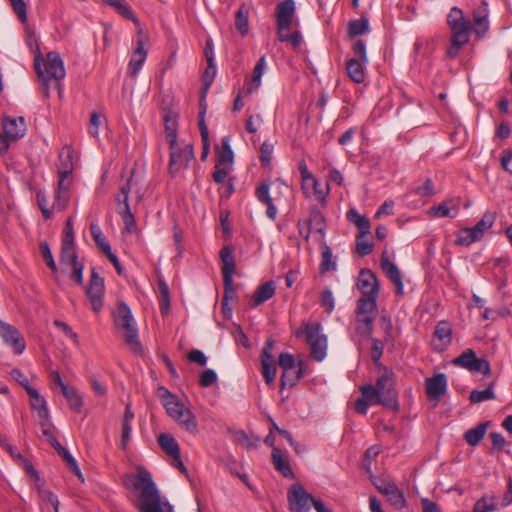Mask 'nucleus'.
Wrapping results in <instances>:
<instances>
[{
    "instance_id": "21",
    "label": "nucleus",
    "mask_w": 512,
    "mask_h": 512,
    "mask_svg": "<svg viewBox=\"0 0 512 512\" xmlns=\"http://www.w3.org/2000/svg\"><path fill=\"white\" fill-rule=\"evenodd\" d=\"M27 394L30 406L37 412L40 421H50V412L45 398L35 388L29 389Z\"/></svg>"
},
{
    "instance_id": "34",
    "label": "nucleus",
    "mask_w": 512,
    "mask_h": 512,
    "mask_svg": "<svg viewBox=\"0 0 512 512\" xmlns=\"http://www.w3.org/2000/svg\"><path fill=\"white\" fill-rule=\"evenodd\" d=\"M308 226L321 235L325 234L326 223L323 213L317 208L312 207L309 214Z\"/></svg>"
},
{
    "instance_id": "13",
    "label": "nucleus",
    "mask_w": 512,
    "mask_h": 512,
    "mask_svg": "<svg viewBox=\"0 0 512 512\" xmlns=\"http://www.w3.org/2000/svg\"><path fill=\"white\" fill-rule=\"evenodd\" d=\"M0 336L3 341L12 347L16 354H21L25 349L24 338L19 331L12 325L0 319Z\"/></svg>"
},
{
    "instance_id": "20",
    "label": "nucleus",
    "mask_w": 512,
    "mask_h": 512,
    "mask_svg": "<svg viewBox=\"0 0 512 512\" xmlns=\"http://www.w3.org/2000/svg\"><path fill=\"white\" fill-rule=\"evenodd\" d=\"M380 266L383 272L387 275V277L395 284L396 293L399 295L403 294V282L402 276L398 269V267L391 262L386 253L384 252L380 259Z\"/></svg>"
},
{
    "instance_id": "37",
    "label": "nucleus",
    "mask_w": 512,
    "mask_h": 512,
    "mask_svg": "<svg viewBox=\"0 0 512 512\" xmlns=\"http://www.w3.org/2000/svg\"><path fill=\"white\" fill-rule=\"evenodd\" d=\"M249 9L242 4L235 14V27L242 34L246 35L249 31Z\"/></svg>"
},
{
    "instance_id": "12",
    "label": "nucleus",
    "mask_w": 512,
    "mask_h": 512,
    "mask_svg": "<svg viewBox=\"0 0 512 512\" xmlns=\"http://www.w3.org/2000/svg\"><path fill=\"white\" fill-rule=\"evenodd\" d=\"M104 279L99 276L96 269H92L89 286L86 294L94 312L98 313L103 306Z\"/></svg>"
},
{
    "instance_id": "1",
    "label": "nucleus",
    "mask_w": 512,
    "mask_h": 512,
    "mask_svg": "<svg viewBox=\"0 0 512 512\" xmlns=\"http://www.w3.org/2000/svg\"><path fill=\"white\" fill-rule=\"evenodd\" d=\"M447 24L451 30L450 46L446 50V56L453 60L459 53L462 46L469 42L471 31H474L478 38H482L489 29L487 14L475 12L473 24L466 19L458 7H453L448 16Z\"/></svg>"
},
{
    "instance_id": "46",
    "label": "nucleus",
    "mask_w": 512,
    "mask_h": 512,
    "mask_svg": "<svg viewBox=\"0 0 512 512\" xmlns=\"http://www.w3.org/2000/svg\"><path fill=\"white\" fill-rule=\"evenodd\" d=\"M301 379V371H296L295 369H291L287 372H283L280 378V388L284 389L285 387L292 388L294 387L298 381Z\"/></svg>"
},
{
    "instance_id": "47",
    "label": "nucleus",
    "mask_w": 512,
    "mask_h": 512,
    "mask_svg": "<svg viewBox=\"0 0 512 512\" xmlns=\"http://www.w3.org/2000/svg\"><path fill=\"white\" fill-rule=\"evenodd\" d=\"M235 441L247 449H256L258 447L259 438L248 435L245 431L239 430L235 432Z\"/></svg>"
},
{
    "instance_id": "57",
    "label": "nucleus",
    "mask_w": 512,
    "mask_h": 512,
    "mask_svg": "<svg viewBox=\"0 0 512 512\" xmlns=\"http://www.w3.org/2000/svg\"><path fill=\"white\" fill-rule=\"evenodd\" d=\"M40 252L42 255L43 260L45 261L46 265L53 271H57V266L54 261V258L52 256L50 247L47 242H41L39 245Z\"/></svg>"
},
{
    "instance_id": "50",
    "label": "nucleus",
    "mask_w": 512,
    "mask_h": 512,
    "mask_svg": "<svg viewBox=\"0 0 512 512\" xmlns=\"http://www.w3.org/2000/svg\"><path fill=\"white\" fill-rule=\"evenodd\" d=\"M216 76V66H206V69L204 70L202 74V96L203 98H206L208 90L211 86V84L214 81V78Z\"/></svg>"
},
{
    "instance_id": "61",
    "label": "nucleus",
    "mask_w": 512,
    "mask_h": 512,
    "mask_svg": "<svg viewBox=\"0 0 512 512\" xmlns=\"http://www.w3.org/2000/svg\"><path fill=\"white\" fill-rule=\"evenodd\" d=\"M384 351V343L383 341L372 338V347H371V358L375 365H378Z\"/></svg>"
},
{
    "instance_id": "8",
    "label": "nucleus",
    "mask_w": 512,
    "mask_h": 512,
    "mask_svg": "<svg viewBox=\"0 0 512 512\" xmlns=\"http://www.w3.org/2000/svg\"><path fill=\"white\" fill-rule=\"evenodd\" d=\"M287 501L290 512H309L314 497L301 484L295 483L287 491Z\"/></svg>"
},
{
    "instance_id": "28",
    "label": "nucleus",
    "mask_w": 512,
    "mask_h": 512,
    "mask_svg": "<svg viewBox=\"0 0 512 512\" xmlns=\"http://www.w3.org/2000/svg\"><path fill=\"white\" fill-rule=\"evenodd\" d=\"M275 294V284L273 281L260 285L253 294L252 307L255 308L268 301Z\"/></svg>"
},
{
    "instance_id": "31",
    "label": "nucleus",
    "mask_w": 512,
    "mask_h": 512,
    "mask_svg": "<svg viewBox=\"0 0 512 512\" xmlns=\"http://www.w3.org/2000/svg\"><path fill=\"white\" fill-rule=\"evenodd\" d=\"M62 395L67 399L69 407L76 412H81L84 402L78 390L73 386L63 387Z\"/></svg>"
},
{
    "instance_id": "22",
    "label": "nucleus",
    "mask_w": 512,
    "mask_h": 512,
    "mask_svg": "<svg viewBox=\"0 0 512 512\" xmlns=\"http://www.w3.org/2000/svg\"><path fill=\"white\" fill-rule=\"evenodd\" d=\"M257 199L267 206L266 215L271 220H275L277 215V208L273 204L270 196V185L268 182L261 183L255 191Z\"/></svg>"
},
{
    "instance_id": "11",
    "label": "nucleus",
    "mask_w": 512,
    "mask_h": 512,
    "mask_svg": "<svg viewBox=\"0 0 512 512\" xmlns=\"http://www.w3.org/2000/svg\"><path fill=\"white\" fill-rule=\"evenodd\" d=\"M274 340L272 338H268L264 344V347L261 351V365H262V375L265 379V382L270 385L274 382L276 378V364L273 359L272 351L274 348Z\"/></svg>"
},
{
    "instance_id": "10",
    "label": "nucleus",
    "mask_w": 512,
    "mask_h": 512,
    "mask_svg": "<svg viewBox=\"0 0 512 512\" xmlns=\"http://www.w3.org/2000/svg\"><path fill=\"white\" fill-rule=\"evenodd\" d=\"M170 150L169 173L174 177L179 171L188 167L189 162L194 158V150L191 144L179 148L177 143L176 147Z\"/></svg>"
},
{
    "instance_id": "63",
    "label": "nucleus",
    "mask_w": 512,
    "mask_h": 512,
    "mask_svg": "<svg viewBox=\"0 0 512 512\" xmlns=\"http://www.w3.org/2000/svg\"><path fill=\"white\" fill-rule=\"evenodd\" d=\"M68 267H70L72 269L71 274H70V279L78 285L83 284V271H84L83 263L77 261V262H75V264H71Z\"/></svg>"
},
{
    "instance_id": "54",
    "label": "nucleus",
    "mask_w": 512,
    "mask_h": 512,
    "mask_svg": "<svg viewBox=\"0 0 512 512\" xmlns=\"http://www.w3.org/2000/svg\"><path fill=\"white\" fill-rule=\"evenodd\" d=\"M367 235L360 233L356 238V250L360 256H367L373 251V244L366 239Z\"/></svg>"
},
{
    "instance_id": "60",
    "label": "nucleus",
    "mask_w": 512,
    "mask_h": 512,
    "mask_svg": "<svg viewBox=\"0 0 512 512\" xmlns=\"http://www.w3.org/2000/svg\"><path fill=\"white\" fill-rule=\"evenodd\" d=\"M14 13L17 15L18 19L21 23H26L27 21V12H26V4L24 0H9Z\"/></svg>"
},
{
    "instance_id": "23",
    "label": "nucleus",
    "mask_w": 512,
    "mask_h": 512,
    "mask_svg": "<svg viewBox=\"0 0 512 512\" xmlns=\"http://www.w3.org/2000/svg\"><path fill=\"white\" fill-rule=\"evenodd\" d=\"M165 137L170 148L176 147L177 142V114L172 111L165 112L163 116Z\"/></svg>"
},
{
    "instance_id": "5",
    "label": "nucleus",
    "mask_w": 512,
    "mask_h": 512,
    "mask_svg": "<svg viewBox=\"0 0 512 512\" xmlns=\"http://www.w3.org/2000/svg\"><path fill=\"white\" fill-rule=\"evenodd\" d=\"M375 388L378 392L380 405L396 410L398 408V394L395 389L393 373L385 369L384 373L377 379Z\"/></svg>"
},
{
    "instance_id": "29",
    "label": "nucleus",
    "mask_w": 512,
    "mask_h": 512,
    "mask_svg": "<svg viewBox=\"0 0 512 512\" xmlns=\"http://www.w3.org/2000/svg\"><path fill=\"white\" fill-rule=\"evenodd\" d=\"M377 298L378 296H362L357 301L356 314L357 316L374 315L377 313Z\"/></svg>"
},
{
    "instance_id": "41",
    "label": "nucleus",
    "mask_w": 512,
    "mask_h": 512,
    "mask_svg": "<svg viewBox=\"0 0 512 512\" xmlns=\"http://www.w3.org/2000/svg\"><path fill=\"white\" fill-rule=\"evenodd\" d=\"M347 32L349 37H356L369 32V20L366 17H361L350 21Z\"/></svg>"
},
{
    "instance_id": "7",
    "label": "nucleus",
    "mask_w": 512,
    "mask_h": 512,
    "mask_svg": "<svg viewBox=\"0 0 512 512\" xmlns=\"http://www.w3.org/2000/svg\"><path fill=\"white\" fill-rule=\"evenodd\" d=\"M304 333L306 334V342L310 346L311 356L316 361H322L326 356L327 338L321 333V324H305Z\"/></svg>"
},
{
    "instance_id": "16",
    "label": "nucleus",
    "mask_w": 512,
    "mask_h": 512,
    "mask_svg": "<svg viewBox=\"0 0 512 512\" xmlns=\"http://www.w3.org/2000/svg\"><path fill=\"white\" fill-rule=\"evenodd\" d=\"M357 286L362 296H378L379 282L370 269H362L359 273Z\"/></svg>"
},
{
    "instance_id": "2",
    "label": "nucleus",
    "mask_w": 512,
    "mask_h": 512,
    "mask_svg": "<svg viewBox=\"0 0 512 512\" xmlns=\"http://www.w3.org/2000/svg\"><path fill=\"white\" fill-rule=\"evenodd\" d=\"M134 488L139 490L135 503L139 512H174L173 506L162 500L149 472L144 471L138 474V481L134 483Z\"/></svg>"
},
{
    "instance_id": "36",
    "label": "nucleus",
    "mask_w": 512,
    "mask_h": 512,
    "mask_svg": "<svg viewBox=\"0 0 512 512\" xmlns=\"http://www.w3.org/2000/svg\"><path fill=\"white\" fill-rule=\"evenodd\" d=\"M319 269L321 273L336 270V262L333 261L332 250L326 242L321 244V263Z\"/></svg>"
},
{
    "instance_id": "35",
    "label": "nucleus",
    "mask_w": 512,
    "mask_h": 512,
    "mask_svg": "<svg viewBox=\"0 0 512 512\" xmlns=\"http://www.w3.org/2000/svg\"><path fill=\"white\" fill-rule=\"evenodd\" d=\"M105 5L114 8L122 17L137 22L135 14L125 0H101Z\"/></svg>"
},
{
    "instance_id": "3",
    "label": "nucleus",
    "mask_w": 512,
    "mask_h": 512,
    "mask_svg": "<svg viewBox=\"0 0 512 512\" xmlns=\"http://www.w3.org/2000/svg\"><path fill=\"white\" fill-rule=\"evenodd\" d=\"M158 396L161 399L167 414L175 420L185 431L196 434L198 423L196 416L180 400L165 387L158 388Z\"/></svg>"
},
{
    "instance_id": "19",
    "label": "nucleus",
    "mask_w": 512,
    "mask_h": 512,
    "mask_svg": "<svg viewBox=\"0 0 512 512\" xmlns=\"http://www.w3.org/2000/svg\"><path fill=\"white\" fill-rule=\"evenodd\" d=\"M60 159L62 161V167L58 170V189L56 192H69V183H66L65 181L73 170L70 150H63L60 153Z\"/></svg>"
},
{
    "instance_id": "49",
    "label": "nucleus",
    "mask_w": 512,
    "mask_h": 512,
    "mask_svg": "<svg viewBox=\"0 0 512 512\" xmlns=\"http://www.w3.org/2000/svg\"><path fill=\"white\" fill-rule=\"evenodd\" d=\"M494 215L492 213H485L480 221L476 223L475 226L471 227L473 231L478 236V239H481L485 230L493 225Z\"/></svg>"
},
{
    "instance_id": "62",
    "label": "nucleus",
    "mask_w": 512,
    "mask_h": 512,
    "mask_svg": "<svg viewBox=\"0 0 512 512\" xmlns=\"http://www.w3.org/2000/svg\"><path fill=\"white\" fill-rule=\"evenodd\" d=\"M69 192H56L55 201L52 205V209L56 211L64 210L69 204Z\"/></svg>"
},
{
    "instance_id": "59",
    "label": "nucleus",
    "mask_w": 512,
    "mask_h": 512,
    "mask_svg": "<svg viewBox=\"0 0 512 512\" xmlns=\"http://www.w3.org/2000/svg\"><path fill=\"white\" fill-rule=\"evenodd\" d=\"M278 365L282 368L283 372H287L291 369H295L296 361L292 354L282 352L278 357Z\"/></svg>"
},
{
    "instance_id": "52",
    "label": "nucleus",
    "mask_w": 512,
    "mask_h": 512,
    "mask_svg": "<svg viewBox=\"0 0 512 512\" xmlns=\"http://www.w3.org/2000/svg\"><path fill=\"white\" fill-rule=\"evenodd\" d=\"M387 500L396 509H401L405 506L406 500L402 491L395 485L393 489L386 495Z\"/></svg>"
},
{
    "instance_id": "43",
    "label": "nucleus",
    "mask_w": 512,
    "mask_h": 512,
    "mask_svg": "<svg viewBox=\"0 0 512 512\" xmlns=\"http://www.w3.org/2000/svg\"><path fill=\"white\" fill-rule=\"evenodd\" d=\"M62 458L63 460L66 462L68 468L70 469V471L77 476V478L79 480H81L82 482H84V477H83V474L76 462V460L74 459V457L69 453L68 450H66L64 447H62V449H60L58 452H57Z\"/></svg>"
},
{
    "instance_id": "53",
    "label": "nucleus",
    "mask_w": 512,
    "mask_h": 512,
    "mask_svg": "<svg viewBox=\"0 0 512 512\" xmlns=\"http://www.w3.org/2000/svg\"><path fill=\"white\" fill-rule=\"evenodd\" d=\"M42 435L51 444V446L58 452L62 449L60 442L54 437L52 430L50 429V421H40Z\"/></svg>"
},
{
    "instance_id": "40",
    "label": "nucleus",
    "mask_w": 512,
    "mask_h": 512,
    "mask_svg": "<svg viewBox=\"0 0 512 512\" xmlns=\"http://www.w3.org/2000/svg\"><path fill=\"white\" fill-rule=\"evenodd\" d=\"M78 261V256L75 251L74 242L62 241L60 262L63 265L69 266Z\"/></svg>"
},
{
    "instance_id": "38",
    "label": "nucleus",
    "mask_w": 512,
    "mask_h": 512,
    "mask_svg": "<svg viewBox=\"0 0 512 512\" xmlns=\"http://www.w3.org/2000/svg\"><path fill=\"white\" fill-rule=\"evenodd\" d=\"M355 330L356 332L365 337H371L373 332V323L375 320L374 315L357 316Z\"/></svg>"
},
{
    "instance_id": "64",
    "label": "nucleus",
    "mask_w": 512,
    "mask_h": 512,
    "mask_svg": "<svg viewBox=\"0 0 512 512\" xmlns=\"http://www.w3.org/2000/svg\"><path fill=\"white\" fill-rule=\"evenodd\" d=\"M217 381V374L212 369L204 370L199 379V384L202 387H210Z\"/></svg>"
},
{
    "instance_id": "25",
    "label": "nucleus",
    "mask_w": 512,
    "mask_h": 512,
    "mask_svg": "<svg viewBox=\"0 0 512 512\" xmlns=\"http://www.w3.org/2000/svg\"><path fill=\"white\" fill-rule=\"evenodd\" d=\"M490 426H491V422L490 421H485V422L479 423L474 428H471V429L467 430L464 433L463 438L467 442V444H469L470 446L475 447L484 438V436H485V434L487 432V429Z\"/></svg>"
},
{
    "instance_id": "55",
    "label": "nucleus",
    "mask_w": 512,
    "mask_h": 512,
    "mask_svg": "<svg viewBox=\"0 0 512 512\" xmlns=\"http://www.w3.org/2000/svg\"><path fill=\"white\" fill-rule=\"evenodd\" d=\"M349 78L355 83H364L366 72L364 66H345Z\"/></svg>"
},
{
    "instance_id": "44",
    "label": "nucleus",
    "mask_w": 512,
    "mask_h": 512,
    "mask_svg": "<svg viewBox=\"0 0 512 512\" xmlns=\"http://www.w3.org/2000/svg\"><path fill=\"white\" fill-rule=\"evenodd\" d=\"M91 235L97 244V246L101 249V251L105 254L111 250L110 244L106 241L105 236L103 235L100 227L96 224L90 225Z\"/></svg>"
},
{
    "instance_id": "42",
    "label": "nucleus",
    "mask_w": 512,
    "mask_h": 512,
    "mask_svg": "<svg viewBox=\"0 0 512 512\" xmlns=\"http://www.w3.org/2000/svg\"><path fill=\"white\" fill-rule=\"evenodd\" d=\"M353 52L355 57L348 59L345 64H360L368 61L366 56V45L363 40H356L353 45Z\"/></svg>"
},
{
    "instance_id": "26",
    "label": "nucleus",
    "mask_w": 512,
    "mask_h": 512,
    "mask_svg": "<svg viewBox=\"0 0 512 512\" xmlns=\"http://www.w3.org/2000/svg\"><path fill=\"white\" fill-rule=\"evenodd\" d=\"M271 459L272 463L275 467V469L280 472L285 478H293L294 473L292 471V468L286 460L281 452V450L277 447H273L272 453H271Z\"/></svg>"
},
{
    "instance_id": "9",
    "label": "nucleus",
    "mask_w": 512,
    "mask_h": 512,
    "mask_svg": "<svg viewBox=\"0 0 512 512\" xmlns=\"http://www.w3.org/2000/svg\"><path fill=\"white\" fill-rule=\"evenodd\" d=\"M453 364L471 372H479L484 376L491 374L490 363L485 359L477 358L476 353L472 349H467L456 357L453 360Z\"/></svg>"
},
{
    "instance_id": "27",
    "label": "nucleus",
    "mask_w": 512,
    "mask_h": 512,
    "mask_svg": "<svg viewBox=\"0 0 512 512\" xmlns=\"http://www.w3.org/2000/svg\"><path fill=\"white\" fill-rule=\"evenodd\" d=\"M117 212L121 216L125 228L128 232H133L136 227L134 215L131 212L129 198H124L117 203Z\"/></svg>"
},
{
    "instance_id": "45",
    "label": "nucleus",
    "mask_w": 512,
    "mask_h": 512,
    "mask_svg": "<svg viewBox=\"0 0 512 512\" xmlns=\"http://www.w3.org/2000/svg\"><path fill=\"white\" fill-rule=\"evenodd\" d=\"M495 398V393L493 391V383H491L484 390H473L469 395V400L471 403H481L486 400H491Z\"/></svg>"
},
{
    "instance_id": "17",
    "label": "nucleus",
    "mask_w": 512,
    "mask_h": 512,
    "mask_svg": "<svg viewBox=\"0 0 512 512\" xmlns=\"http://www.w3.org/2000/svg\"><path fill=\"white\" fill-rule=\"evenodd\" d=\"M4 134L11 140L16 141L26 133V123L23 117H4L2 121Z\"/></svg>"
},
{
    "instance_id": "33",
    "label": "nucleus",
    "mask_w": 512,
    "mask_h": 512,
    "mask_svg": "<svg viewBox=\"0 0 512 512\" xmlns=\"http://www.w3.org/2000/svg\"><path fill=\"white\" fill-rule=\"evenodd\" d=\"M434 335L441 342L442 347L440 349L443 350L452 341V327L450 323L440 321L436 326Z\"/></svg>"
},
{
    "instance_id": "24",
    "label": "nucleus",
    "mask_w": 512,
    "mask_h": 512,
    "mask_svg": "<svg viewBox=\"0 0 512 512\" xmlns=\"http://www.w3.org/2000/svg\"><path fill=\"white\" fill-rule=\"evenodd\" d=\"M220 257L222 261V276L223 280L227 283L230 281V276L235 272V259L232 254V249L229 246H225L220 251Z\"/></svg>"
},
{
    "instance_id": "58",
    "label": "nucleus",
    "mask_w": 512,
    "mask_h": 512,
    "mask_svg": "<svg viewBox=\"0 0 512 512\" xmlns=\"http://www.w3.org/2000/svg\"><path fill=\"white\" fill-rule=\"evenodd\" d=\"M372 483L375 488L383 495H387L396 485L394 482L382 477H374Z\"/></svg>"
},
{
    "instance_id": "51",
    "label": "nucleus",
    "mask_w": 512,
    "mask_h": 512,
    "mask_svg": "<svg viewBox=\"0 0 512 512\" xmlns=\"http://www.w3.org/2000/svg\"><path fill=\"white\" fill-rule=\"evenodd\" d=\"M265 66H255L253 74L250 79V84L247 88H245L244 93L245 95L252 94L256 89L259 88L261 84V78L264 73Z\"/></svg>"
},
{
    "instance_id": "39",
    "label": "nucleus",
    "mask_w": 512,
    "mask_h": 512,
    "mask_svg": "<svg viewBox=\"0 0 512 512\" xmlns=\"http://www.w3.org/2000/svg\"><path fill=\"white\" fill-rule=\"evenodd\" d=\"M347 219L354 224L362 234L370 233V221L367 217L360 215L355 209L347 212Z\"/></svg>"
},
{
    "instance_id": "15",
    "label": "nucleus",
    "mask_w": 512,
    "mask_h": 512,
    "mask_svg": "<svg viewBox=\"0 0 512 512\" xmlns=\"http://www.w3.org/2000/svg\"><path fill=\"white\" fill-rule=\"evenodd\" d=\"M427 397L438 402L447 392V378L444 373H438L425 381Z\"/></svg>"
},
{
    "instance_id": "4",
    "label": "nucleus",
    "mask_w": 512,
    "mask_h": 512,
    "mask_svg": "<svg viewBox=\"0 0 512 512\" xmlns=\"http://www.w3.org/2000/svg\"><path fill=\"white\" fill-rule=\"evenodd\" d=\"M114 323L117 328L123 331L125 343L129 346L131 351L141 353L142 345L139 341L138 329L135 325L131 309L126 303H119L114 313Z\"/></svg>"
},
{
    "instance_id": "6",
    "label": "nucleus",
    "mask_w": 512,
    "mask_h": 512,
    "mask_svg": "<svg viewBox=\"0 0 512 512\" xmlns=\"http://www.w3.org/2000/svg\"><path fill=\"white\" fill-rule=\"evenodd\" d=\"M38 79L41 81L43 86L44 97L49 96V90L51 87L58 90V94H61L60 81L66 75L65 66H34Z\"/></svg>"
},
{
    "instance_id": "56",
    "label": "nucleus",
    "mask_w": 512,
    "mask_h": 512,
    "mask_svg": "<svg viewBox=\"0 0 512 512\" xmlns=\"http://www.w3.org/2000/svg\"><path fill=\"white\" fill-rule=\"evenodd\" d=\"M362 398L365 399L370 403V405H376L380 404V401H378V392L375 386H372L370 384L363 385L360 388Z\"/></svg>"
},
{
    "instance_id": "48",
    "label": "nucleus",
    "mask_w": 512,
    "mask_h": 512,
    "mask_svg": "<svg viewBox=\"0 0 512 512\" xmlns=\"http://www.w3.org/2000/svg\"><path fill=\"white\" fill-rule=\"evenodd\" d=\"M478 240H479L478 236L473 231V229L470 227V228H464L458 232L455 243L459 246H469L471 243L478 241Z\"/></svg>"
},
{
    "instance_id": "14",
    "label": "nucleus",
    "mask_w": 512,
    "mask_h": 512,
    "mask_svg": "<svg viewBox=\"0 0 512 512\" xmlns=\"http://www.w3.org/2000/svg\"><path fill=\"white\" fill-rule=\"evenodd\" d=\"M296 10L294 0H284L276 7V22L279 31H288Z\"/></svg>"
},
{
    "instance_id": "18",
    "label": "nucleus",
    "mask_w": 512,
    "mask_h": 512,
    "mask_svg": "<svg viewBox=\"0 0 512 512\" xmlns=\"http://www.w3.org/2000/svg\"><path fill=\"white\" fill-rule=\"evenodd\" d=\"M28 45L31 49V52L33 53V64L39 65V64H63L62 58L58 52L52 51L47 53V59L45 60L43 58V55L40 51L39 45L37 43V39L35 38L34 34L31 33L28 37Z\"/></svg>"
},
{
    "instance_id": "32",
    "label": "nucleus",
    "mask_w": 512,
    "mask_h": 512,
    "mask_svg": "<svg viewBox=\"0 0 512 512\" xmlns=\"http://www.w3.org/2000/svg\"><path fill=\"white\" fill-rule=\"evenodd\" d=\"M158 444L160 448L165 451L170 457L176 456L180 453V447L176 439L167 433H161L158 436Z\"/></svg>"
},
{
    "instance_id": "30",
    "label": "nucleus",
    "mask_w": 512,
    "mask_h": 512,
    "mask_svg": "<svg viewBox=\"0 0 512 512\" xmlns=\"http://www.w3.org/2000/svg\"><path fill=\"white\" fill-rule=\"evenodd\" d=\"M234 159V153L230 146V139L228 136H225L221 140V149L218 152V158L216 161L217 167L219 166H227L228 168L232 167Z\"/></svg>"
}]
</instances>
